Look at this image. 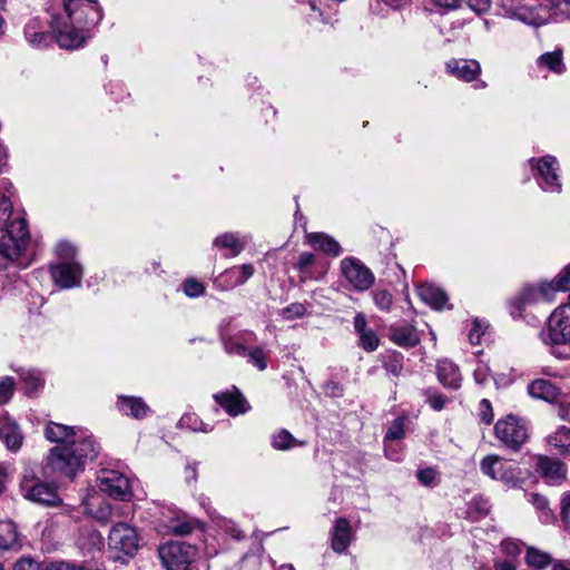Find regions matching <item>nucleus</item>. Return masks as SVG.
I'll list each match as a JSON object with an SVG mask.
<instances>
[{
  "instance_id": "obj_19",
  "label": "nucleus",
  "mask_w": 570,
  "mask_h": 570,
  "mask_svg": "<svg viewBox=\"0 0 570 570\" xmlns=\"http://www.w3.org/2000/svg\"><path fill=\"white\" fill-rule=\"evenodd\" d=\"M86 513L100 522H107L112 517V508L102 495L98 493L89 494L82 500Z\"/></svg>"
},
{
  "instance_id": "obj_40",
  "label": "nucleus",
  "mask_w": 570,
  "mask_h": 570,
  "mask_svg": "<svg viewBox=\"0 0 570 570\" xmlns=\"http://www.w3.org/2000/svg\"><path fill=\"white\" fill-rule=\"evenodd\" d=\"M360 335V345L367 352H373L379 347V336L373 330H367Z\"/></svg>"
},
{
  "instance_id": "obj_21",
  "label": "nucleus",
  "mask_w": 570,
  "mask_h": 570,
  "mask_svg": "<svg viewBox=\"0 0 570 570\" xmlns=\"http://www.w3.org/2000/svg\"><path fill=\"white\" fill-rule=\"evenodd\" d=\"M390 338L401 347H413L420 343V335L416 328L410 324L392 325Z\"/></svg>"
},
{
  "instance_id": "obj_50",
  "label": "nucleus",
  "mask_w": 570,
  "mask_h": 570,
  "mask_svg": "<svg viewBox=\"0 0 570 570\" xmlns=\"http://www.w3.org/2000/svg\"><path fill=\"white\" fill-rule=\"evenodd\" d=\"M502 551L509 556L517 558L521 553V544L519 541L505 539L501 543Z\"/></svg>"
},
{
  "instance_id": "obj_53",
  "label": "nucleus",
  "mask_w": 570,
  "mask_h": 570,
  "mask_svg": "<svg viewBox=\"0 0 570 570\" xmlns=\"http://www.w3.org/2000/svg\"><path fill=\"white\" fill-rule=\"evenodd\" d=\"M324 393L330 397H341L343 395V386L336 381H328L323 385Z\"/></svg>"
},
{
  "instance_id": "obj_62",
  "label": "nucleus",
  "mask_w": 570,
  "mask_h": 570,
  "mask_svg": "<svg viewBox=\"0 0 570 570\" xmlns=\"http://www.w3.org/2000/svg\"><path fill=\"white\" fill-rule=\"evenodd\" d=\"M530 501L538 510H546L548 508V500L541 494H530Z\"/></svg>"
},
{
  "instance_id": "obj_12",
  "label": "nucleus",
  "mask_w": 570,
  "mask_h": 570,
  "mask_svg": "<svg viewBox=\"0 0 570 570\" xmlns=\"http://www.w3.org/2000/svg\"><path fill=\"white\" fill-rule=\"evenodd\" d=\"M99 489L114 499L122 501L131 497L130 480L116 470H101L98 475Z\"/></svg>"
},
{
  "instance_id": "obj_43",
  "label": "nucleus",
  "mask_w": 570,
  "mask_h": 570,
  "mask_svg": "<svg viewBox=\"0 0 570 570\" xmlns=\"http://www.w3.org/2000/svg\"><path fill=\"white\" fill-rule=\"evenodd\" d=\"M539 286H527L523 288L519 296V303L521 306H525L532 303L541 302V297L539 295Z\"/></svg>"
},
{
  "instance_id": "obj_24",
  "label": "nucleus",
  "mask_w": 570,
  "mask_h": 570,
  "mask_svg": "<svg viewBox=\"0 0 570 570\" xmlns=\"http://www.w3.org/2000/svg\"><path fill=\"white\" fill-rule=\"evenodd\" d=\"M416 291L423 302L436 309L442 308L448 298L444 291L429 283L419 285Z\"/></svg>"
},
{
  "instance_id": "obj_44",
  "label": "nucleus",
  "mask_w": 570,
  "mask_h": 570,
  "mask_svg": "<svg viewBox=\"0 0 570 570\" xmlns=\"http://www.w3.org/2000/svg\"><path fill=\"white\" fill-rule=\"evenodd\" d=\"M404 436V422L403 419H395L389 428L385 440L395 441L401 440Z\"/></svg>"
},
{
  "instance_id": "obj_38",
  "label": "nucleus",
  "mask_w": 570,
  "mask_h": 570,
  "mask_svg": "<svg viewBox=\"0 0 570 570\" xmlns=\"http://www.w3.org/2000/svg\"><path fill=\"white\" fill-rule=\"evenodd\" d=\"M558 291L563 289L559 286V276L557 275L552 282L540 284L538 293L541 297V302H552Z\"/></svg>"
},
{
  "instance_id": "obj_58",
  "label": "nucleus",
  "mask_w": 570,
  "mask_h": 570,
  "mask_svg": "<svg viewBox=\"0 0 570 570\" xmlns=\"http://www.w3.org/2000/svg\"><path fill=\"white\" fill-rule=\"evenodd\" d=\"M468 6L475 11L476 13L481 14L487 12L491 7V0H464Z\"/></svg>"
},
{
  "instance_id": "obj_6",
  "label": "nucleus",
  "mask_w": 570,
  "mask_h": 570,
  "mask_svg": "<svg viewBox=\"0 0 570 570\" xmlns=\"http://www.w3.org/2000/svg\"><path fill=\"white\" fill-rule=\"evenodd\" d=\"M158 556L166 570H189L196 560L197 550L185 542H169L159 547Z\"/></svg>"
},
{
  "instance_id": "obj_36",
  "label": "nucleus",
  "mask_w": 570,
  "mask_h": 570,
  "mask_svg": "<svg viewBox=\"0 0 570 570\" xmlns=\"http://www.w3.org/2000/svg\"><path fill=\"white\" fill-rule=\"evenodd\" d=\"M255 268L252 264H243L239 267H234L227 271L226 274L235 278L234 285H242L253 276Z\"/></svg>"
},
{
  "instance_id": "obj_46",
  "label": "nucleus",
  "mask_w": 570,
  "mask_h": 570,
  "mask_svg": "<svg viewBox=\"0 0 570 570\" xmlns=\"http://www.w3.org/2000/svg\"><path fill=\"white\" fill-rule=\"evenodd\" d=\"M14 382L11 377L0 381V404L8 402L13 393Z\"/></svg>"
},
{
  "instance_id": "obj_9",
  "label": "nucleus",
  "mask_w": 570,
  "mask_h": 570,
  "mask_svg": "<svg viewBox=\"0 0 570 570\" xmlns=\"http://www.w3.org/2000/svg\"><path fill=\"white\" fill-rule=\"evenodd\" d=\"M108 546L115 552L134 557L139 548L136 529L122 522L115 524L108 535Z\"/></svg>"
},
{
  "instance_id": "obj_56",
  "label": "nucleus",
  "mask_w": 570,
  "mask_h": 570,
  "mask_svg": "<svg viewBox=\"0 0 570 570\" xmlns=\"http://www.w3.org/2000/svg\"><path fill=\"white\" fill-rule=\"evenodd\" d=\"M56 252L62 258H72L76 255V248L68 242L58 243Z\"/></svg>"
},
{
  "instance_id": "obj_60",
  "label": "nucleus",
  "mask_w": 570,
  "mask_h": 570,
  "mask_svg": "<svg viewBox=\"0 0 570 570\" xmlns=\"http://www.w3.org/2000/svg\"><path fill=\"white\" fill-rule=\"evenodd\" d=\"M428 402L433 410L441 411L445 405L446 399L440 393H432L429 395Z\"/></svg>"
},
{
  "instance_id": "obj_39",
  "label": "nucleus",
  "mask_w": 570,
  "mask_h": 570,
  "mask_svg": "<svg viewBox=\"0 0 570 570\" xmlns=\"http://www.w3.org/2000/svg\"><path fill=\"white\" fill-rule=\"evenodd\" d=\"M375 305L382 311H390L393 304V296L387 289H375L372 293Z\"/></svg>"
},
{
  "instance_id": "obj_13",
  "label": "nucleus",
  "mask_w": 570,
  "mask_h": 570,
  "mask_svg": "<svg viewBox=\"0 0 570 570\" xmlns=\"http://www.w3.org/2000/svg\"><path fill=\"white\" fill-rule=\"evenodd\" d=\"M534 468L546 483L550 485H560L567 479V468L558 459L538 455Z\"/></svg>"
},
{
  "instance_id": "obj_17",
  "label": "nucleus",
  "mask_w": 570,
  "mask_h": 570,
  "mask_svg": "<svg viewBox=\"0 0 570 570\" xmlns=\"http://www.w3.org/2000/svg\"><path fill=\"white\" fill-rule=\"evenodd\" d=\"M215 401L233 416L248 411L249 405L243 394L234 387L233 391H226L214 395Z\"/></svg>"
},
{
  "instance_id": "obj_26",
  "label": "nucleus",
  "mask_w": 570,
  "mask_h": 570,
  "mask_svg": "<svg viewBox=\"0 0 570 570\" xmlns=\"http://www.w3.org/2000/svg\"><path fill=\"white\" fill-rule=\"evenodd\" d=\"M307 243L317 247L331 256H338L341 253L340 244L331 236L323 233H311L306 236Z\"/></svg>"
},
{
  "instance_id": "obj_33",
  "label": "nucleus",
  "mask_w": 570,
  "mask_h": 570,
  "mask_svg": "<svg viewBox=\"0 0 570 570\" xmlns=\"http://www.w3.org/2000/svg\"><path fill=\"white\" fill-rule=\"evenodd\" d=\"M287 430L283 429L272 436V445L275 450L285 451L296 445H303Z\"/></svg>"
},
{
  "instance_id": "obj_27",
  "label": "nucleus",
  "mask_w": 570,
  "mask_h": 570,
  "mask_svg": "<svg viewBox=\"0 0 570 570\" xmlns=\"http://www.w3.org/2000/svg\"><path fill=\"white\" fill-rule=\"evenodd\" d=\"M24 36L28 42L35 48H41L48 45L50 37L42 30L40 20L31 19L24 27Z\"/></svg>"
},
{
  "instance_id": "obj_32",
  "label": "nucleus",
  "mask_w": 570,
  "mask_h": 570,
  "mask_svg": "<svg viewBox=\"0 0 570 570\" xmlns=\"http://www.w3.org/2000/svg\"><path fill=\"white\" fill-rule=\"evenodd\" d=\"M213 244L216 247L229 249L233 256L238 255L244 248V244L240 242V239L232 233H225L217 236Z\"/></svg>"
},
{
  "instance_id": "obj_16",
  "label": "nucleus",
  "mask_w": 570,
  "mask_h": 570,
  "mask_svg": "<svg viewBox=\"0 0 570 570\" xmlns=\"http://www.w3.org/2000/svg\"><path fill=\"white\" fill-rule=\"evenodd\" d=\"M446 71L466 82L473 81L481 73V66L473 59H450L446 63Z\"/></svg>"
},
{
  "instance_id": "obj_45",
  "label": "nucleus",
  "mask_w": 570,
  "mask_h": 570,
  "mask_svg": "<svg viewBox=\"0 0 570 570\" xmlns=\"http://www.w3.org/2000/svg\"><path fill=\"white\" fill-rule=\"evenodd\" d=\"M306 314V307L301 303H293L283 309V317L294 320L303 317Z\"/></svg>"
},
{
  "instance_id": "obj_31",
  "label": "nucleus",
  "mask_w": 570,
  "mask_h": 570,
  "mask_svg": "<svg viewBox=\"0 0 570 570\" xmlns=\"http://www.w3.org/2000/svg\"><path fill=\"white\" fill-rule=\"evenodd\" d=\"M551 561L552 558L549 553L533 547H529L527 549L525 562L528 566L537 570H543L551 563Z\"/></svg>"
},
{
  "instance_id": "obj_51",
  "label": "nucleus",
  "mask_w": 570,
  "mask_h": 570,
  "mask_svg": "<svg viewBox=\"0 0 570 570\" xmlns=\"http://www.w3.org/2000/svg\"><path fill=\"white\" fill-rule=\"evenodd\" d=\"M224 348L228 354L232 355L246 356L247 353V348L243 344L232 338L224 341Z\"/></svg>"
},
{
  "instance_id": "obj_57",
  "label": "nucleus",
  "mask_w": 570,
  "mask_h": 570,
  "mask_svg": "<svg viewBox=\"0 0 570 570\" xmlns=\"http://www.w3.org/2000/svg\"><path fill=\"white\" fill-rule=\"evenodd\" d=\"M436 476V471L432 468H426L417 472L419 481L424 485H431Z\"/></svg>"
},
{
  "instance_id": "obj_48",
  "label": "nucleus",
  "mask_w": 570,
  "mask_h": 570,
  "mask_svg": "<svg viewBox=\"0 0 570 570\" xmlns=\"http://www.w3.org/2000/svg\"><path fill=\"white\" fill-rule=\"evenodd\" d=\"M487 326L482 325V323L478 320L473 321L472 328L469 332V341L473 345H478L481 343V338L484 335Z\"/></svg>"
},
{
  "instance_id": "obj_18",
  "label": "nucleus",
  "mask_w": 570,
  "mask_h": 570,
  "mask_svg": "<svg viewBox=\"0 0 570 570\" xmlns=\"http://www.w3.org/2000/svg\"><path fill=\"white\" fill-rule=\"evenodd\" d=\"M0 440L9 451H18L23 442V436L17 423L2 411H0Z\"/></svg>"
},
{
  "instance_id": "obj_15",
  "label": "nucleus",
  "mask_w": 570,
  "mask_h": 570,
  "mask_svg": "<svg viewBox=\"0 0 570 570\" xmlns=\"http://www.w3.org/2000/svg\"><path fill=\"white\" fill-rule=\"evenodd\" d=\"M51 276L57 285L62 288L76 287L82 277V267L79 263H61L50 267Z\"/></svg>"
},
{
  "instance_id": "obj_8",
  "label": "nucleus",
  "mask_w": 570,
  "mask_h": 570,
  "mask_svg": "<svg viewBox=\"0 0 570 570\" xmlns=\"http://www.w3.org/2000/svg\"><path fill=\"white\" fill-rule=\"evenodd\" d=\"M494 432L501 443L513 451H518L528 439L527 426L513 415L499 420Z\"/></svg>"
},
{
  "instance_id": "obj_29",
  "label": "nucleus",
  "mask_w": 570,
  "mask_h": 570,
  "mask_svg": "<svg viewBox=\"0 0 570 570\" xmlns=\"http://www.w3.org/2000/svg\"><path fill=\"white\" fill-rule=\"evenodd\" d=\"M19 547L16 524L11 521H0V550H16Z\"/></svg>"
},
{
  "instance_id": "obj_42",
  "label": "nucleus",
  "mask_w": 570,
  "mask_h": 570,
  "mask_svg": "<svg viewBox=\"0 0 570 570\" xmlns=\"http://www.w3.org/2000/svg\"><path fill=\"white\" fill-rule=\"evenodd\" d=\"M246 356L248 357V362L259 371H264L267 367L266 354L262 347H255L250 351L247 350Z\"/></svg>"
},
{
  "instance_id": "obj_1",
  "label": "nucleus",
  "mask_w": 570,
  "mask_h": 570,
  "mask_svg": "<svg viewBox=\"0 0 570 570\" xmlns=\"http://www.w3.org/2000/svg\"><path fill=\"white\" fill-rule=\"evenodd\" d=\"M45 435L48 441L58 443L47 458V469L58 476L72 480L87 461L98 455L99 446L81 429L76 431L71 426L51 422L46 426Z\"/></svg>"
},
{
  "instance_id": "obj_7",
  "label": "nucleus",
  "mask_w": 570,
  "mask_h": 570,
  "mask_svg": "<svg viewBox=\"0 0 570 570\" xmlns=\"http://www.w3.org/2000/svg\"><path fill=\"white\" fill-rule=\"evenodd\" d=\"M535 169L534 178L542 190L548 193H560L562 184L559 176V164L556 157L547 155L540 159L529 160Z\"/></svg>"
},
{
  "instance_id": "obj_4",
  "label": "nucleus",
  "mask_w": 570,
  "mask_h": 570,
  "mask_svg": "<svg viewBox=\"0 0 570 570\" xmlns=\"http://www.w3.org/2000/svg\"><path fill=\"white\" fill-rule=\"evenodd\" d=\"M480 469L483 474L510 488H519L523 482L518 464L495 454L483 458L480 462Z\"/></svg>"
},
{
  "instance_id": "obj_49",
  "label": "nucleus",
  "mask_w": 570,
  "mask_h": 570,
  "mask_svg": "<svg viewBox=\"0 0 570 570\" xmlns=\"http://www.w3.org/2000/svg\"><path fill=\"white\" fill-rule=\"evenodd\" d=\"M204 285L195 279H187L184 283V292L189 297H198L204 293Z\"/></svg>"
},
{
  "instance_id": "obj_5",
  "label": "nucleus",
  "mask_w": 570,
  "mask_h": 570,
  "mask_svg": "<svg viewBox=\"0 0 570 570\" xmlns=\"http://www.w3.org/2000/svg\"><path fill=\"white\" fill-rule=\"evenodd\" d=\"M542 342L552 347L570 345V304H561L550 315L547 328L541 331Z\"/></svg>"
},
{
  "instance_id": "obj_30",
  "label": "nucleus",
  "mask_w": 570,
  "mask_h": 570,
  "mask_svg": "<svg viewBox=\"0 0 570 570\" xmlns=\"http://www.w3.org/2000/svg\"><path fill=\"white\" fill-rule=\"evenodd\" d=\"M547 441L559 454L570 458V428L558 429L547 438Z\"/></svg>"
},
{
  "instance_id": "obj_20",
  "label": "nucleus",
  "mask_w": 570,
  "mask_h": 570,
  "mask_svg": "<svg viewBox=\"0 0 570 570\" xmlns=\"http://www.w3.org/2000/svg\"><path fill=\"white\" fill-rule=\"evenodd\" d=\"M352 540V529L346 518H337L331 531V547L337 552H344Z\"/></svg>"
},
{
  "instance_id": "obj_14",
  "label": "nucleus",
  "mask_w": 570,
  "mask_h": 570,
  "mask_svg": "<svg viewBox=\"0 0 570 570\" xmlns=\"http://www.w3.org/2000/svg\"><path fill=\"white\" fill-rule=\"evenodd\" d=\"M21 491L26 499L40 504L57 505L60 502L53 488L41 482L33 483L32 480L27 478L21 481Z\"/></svg>"
},
{
  "instance_id": "obj_59",
  "label": "nucleus",
  "mask_w": 570,
  "mask_h": 570,
  "mask_svg": "<svg viewBox=\"0 0 570 570\" xmlns=\"http://www.w3.org/2000/svg\"><path fill=\"white\" fill-rule=\"evenodd\" d=\"M315 261V256L312 253L304 252L298 256L296 267L304 272L307 267H309Z\"/></svg>"
},
{
  "instance_id": "obj_63",
  "label": "nucleus",
  "mask_w": 570,
  "mask_h": 570,
  "mask_svg": "<svg viewBox=\"0 0 570 570\" xmlns=\"http://www.w3.org/2000/svg\"><path fill=\"white\" fill-rule=\"evenodd\" d=\"M354 328L358 334L368 330L366 328V318L362 313L356 314L354 317Z\"/></svg>"
},
{
  "instance_id": "obj_2",
  "label": "nucleus",
  "mask_w": 570,
  "mask_h": 570,
  "mask_svg": "<svg viewBox=\"0 0 570 570\" xmlns=\"http://www.w3.org/2000/svg\"><path fill=\"white\" fill-rule=\"evenodd\" d=\"M63 8L66 19H55L52 29L61 48L77 49L90 37L102 13L97 0H65Z\"/></svg>"
},
{
  "instance_id": "obj_47",
  "label": "nucleus",
  "mask_w": 570,
  "mask_h": 570,
  "mask_svg": "<svg viewBox=\"0 0 570 570\" xmlns=\"http://www.w3.org/2000/svg\"><path fill=\"white\" fill-rule=\"evenodd\" d=\"M43 570H91L86 567L67 562V561H52L45 564Z\"/></svg>"
},
{
  "instance_id": "obj_3",
  "label": "nucleus",
  "mask_w": 570,
  "mask_h": 570,
  "mask_svg": "<svg viewBox=\"0 0 570 570\" xmlns=\"http://www.w3.org/2000/svg\"><path fill=\"white\" fill-rule=\"evenodd\" d=\"M29 240V230L23 217L14 215L7 197L0 198V269L7 262L17 259Z\"/></svg>"
},
{
  "instance_id": "obj_54",
  "label": "nucleus",
  "mask_w": 570,
  "mask_h": 570,
  "mask_svg": "<svg viewBox=\"0 0 570 570\" xmlns=\"http://www.w3.org/2000/svg\"><path fill=\"white\" fill-rule=\"evenodd\" d=\"M480 416L485 424H491L493 421L492 406L489 400L483 399L480 402Z\"/></svg>"
},
{
  "instance_id": "obj_41",
  "label": "nucleus",
  "mask_w": 570,
  "mask_h": 570,
  "mask_svg": "<svg viewBox=\"0 0 570 570\" xmlns=\"http://www.w3.org/2000/svg\"><path fill=\"white\" fill-rule=\"evenodd\" d=\"M179 426L180 428H188L195 432H208L210 429H207V425H205L202 421L198 420V417L194 414H186L179 420Z\"/></svg>"
},
{
  "instance_id": "obj_61",
  "label": "nucleus",
  "mask_w": 570,
  "mask_h": 570,
  "mask_svg": "<svg viewBox=\"0 0 570 570\" xmlns=\"http://www.w3.org/2000/svg\"><path fill=\"white\" fill-rule=\"evenodd\" d=\"M559 286L563 291H570V265L564 267L559 274Z\"/></svg>"
},
{
  "instance_id": "obj_35",
  "label": "nucleus",
  "mask_w": 570,
  "mask_h": 570,
  "mask_svg": "<svg viewBox=\"0 0 570 570\" xmlns=\"http://www.w3.org/2000/svg\"><path fill=\"white\" fill-rule=\"evenodd\" d=\"M165 527L169 533L176 535H187L193 531V523L180 518L170 519Z\"/></svg>"
},
{
  "instance_id": "obj_25",
  "label": "nucleus",
  "mask_w": 570,
  "mask_h": 570,
  "mask_svg": "<svg viewBox=\"0 0 570 570\" xmlns=\"http://www.w3.org/2000/svg\"><path fill=\"white\" fill-rule=\"evenodd\" d=\"M118 406L124 414L130 415L135 419H142L149 412V407L142 399L135 396H120Z\"/></svg>"
},
{
  "instance_id": "obj_34",
  "label": "nucleus",
  "mask_w": 570,
  "mask_h": 570,
  "mask_svg": "<svg viewBox=\"0 0 570 570\" xmlns=\"http://www.w3.org/2000/svg\"><path fill=\"white\" fill-rule=\"evenodd\" d=\"M20 379L23 381L28 393H32L39 390L42 385L41 375L33 370H20Z\"/></svg>"
},
{
  "instance_id": "obj_55",
  "label": "nucleus",
  "mask_w": 570,
  "mask_h": 570,
  "mask_svg": "<svg viewBox=\"0 0 570 570\" xmlns=\"http://www.w3.org/2000/svg\"><path fill=\"white\" fill-rule=\"evenodd\" d=\"M561 520L568 528L570 524V492L564 493L561 499Z\"/></svg>"
},
{
  "instance_id": "obj_10",
  "label": "nucleus",
  "mask_w": 570,
  "mask_h": 570,
  "mask_svg": "<svg viewBox=\"0 0 570 570\" xmlns=\"http://www.w3.org/2000/svg\"><path fill=\"white\" fill-rule=\"evenodd\" d=\"M341 272L348 284L358 292L367 291L375 282L372 271L354 257L341 261Z\"/></svg>"
},
{
  "instance_id": "obj_28",
  "label": "nucleus",
  "mask_w": 570,
  "mask_h": 570,
  "mask_svg": "<svg viewBox=\"0 0 570 570\" xmlns=\"http://www.w3.org/2000/svg\"><path fill=\"white\" fill-rule=\"evenodd\" d=\"M539 68L548 69L557 75H561L566 70L563 62V52L561 49H556L552 52H546L537 59Z\"/></svg>"
},
{
  "instance_id": "obj_23",
  "label": "nucleus",
  "mask_w": 570,
  "mask_h": 570,
  "mask_svg": "<svg viewBox=\"0 0 570 570\" xmlns=\"http://www.w3.org/2000/svg\"><path fill=\"white\" fill-rule=\"evenodd\" d=\"M438 377L441 384L449 389H459L461 374L459 367L451 361H440L438 364Z\"/></svg>"
},
{
  "instance_id": "obj_11",
  "label": "nucleus",
  "mask_w": 570,
  "mask_h": 570,
  "mask_svg": "<svg viewBox=\"0 0 570 570\" xmlns=\"http://www.w3.org/2000/svg\"><path fill=\"white\" fill-rule=\"evenodd\" d=\"M500 7L505 16L530 26H541L549 21V17L544 13V4H540V8H531L523 4L522 0H500Z\"/></svg>"
},
{
  "instance_id": "obj_37",
  "label": "nucleus",
  "mask_w": 570,
  "mask_h": 570,
  "mask_svg": "<svg viewBox=\"0 0 570 570\" xmlns=\"http://www.w3.org/2000/svg\"><path fill=\"white\" fill-rule=\"evenodd\" d=\"M546 10L551 11L552 16L570 19V0H547Z\"/></svg>"
},
{
  "instance_id": "obj_52",
  "label": "nucleus",
  "mask_w": 570,
  "mask_h": 570,
  "mask_svg": "<svg viewBox=\"0 0 570 570\" xmlns=\"http://www.w3.org/2000/svg\"><path fill=\"white\" fill-rule=\"evenodd\" d=\"M13 570H43V568L32 558L23 557L14 563Z\"/></svg>"
},
{
  "instance_id": "obj_22",
  "label": "nucleus",
  "mask_w": 570,
  "mask_h": 570,
  "mask_svg": "<svg viewBox=\"0 0 570 570\" xmlns=\"http://www.w3.org/2000/svg\"><path fill=\"white\" fill-rule=\"evenodd\" d=\"M529 394L532 397L540 399L547 402H556L560 395V390L552 382L538 379L529 384L528 387Z\"/></svg>"
},
{
  "instance_id": "obj_64",
  "label": "nucleus",
  "mask_w": 570,
  "mask_h": 570,
  "mask_svg": "<svg viewBox=\"0 0 570 570\" xmlns=\"http://www.w3.org/2000/svg\"><path fill=\"white\" fill-rule=\"evenodd\" d=\"M494 570H517L513 562L508 560H497L493 564Z\"/></svg>"
}]
</instances>
